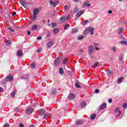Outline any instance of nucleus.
Returning a JSON list of instances; mask_svg holds the SVG:
<instances>
[{
  "label": "nucleus",
  "instance_id": "obj_24",
  "mask_svg": "<svg viewBox=\"0 0 127 127\" xmlns=\"http://www.w3.org/2000/svg\"><path fill=\"white\" fill-rule=\"evenodd\" d=\"M76 88H81V85L78 82H76L75 84Z\"/></svg>",
  "mask_w": 127,
  "mask_h": 127
},
{
  "label": "nucleus",
  "instance_id": "obj_48",
  "mask_svg": "<svg viewBox=\"0 0 127 127\" xmlns=\"http://www.w3.org/2000/svg\"><path fill=\"white\" fill-rule=\"evenodd\" d=\"M123 58H124V57H123V56L120 57V61H123Z\"/></svg>",
  "mask_w": 127,
  "mask_h": 127
},
{
  "label": "nucleus",
  "instance_id": "obj_49",
  "mask_svg": "<svg viewBox=\"0 0 127 127\" xmlns=\"http://www.w3.org/2000/svg\"><path fill=\"white\" fill-rule=\"evenodd\" d=\"M79 52H80L81 53H84V50L83 49H80L79 50Z\"/></svg>",
  "mask_w": 127,
  "mask_h": 127
},
{
  "label": "nucleus",
  "instance_id": "obj_60",
  "mask_svg": "<svg viewBox=\"0 0 127 127\" xmlns=\"http://www.w3.org/2000/svg\"><path fill=\"white\" fill-rule=\"evenodd\" d=\"M29 127H34V126H33V125H31Z\"/></svg>",
  "mask_w": 127,
  "mask_h": 127
},
{
  "label": "nucleus",
  "instance_id": "obj_17",
  "mask_svg": "<svg viewBox=\"0 0 127 127\" xmlns=\"http://www.w3.org/2000/svg\"><path fill=\"white\" fill-rule=\"evenodd\" d=\"M76 125H82L83 124V121L82 120H77L76 122Z\"/></svg>",
  "mask_w": 127,
  "mask_h": 127
},
{
  "label": "nucleus",
  "instance_id": "obj_11",
  "mask_svg": "<svg viewBox=\"0 0 127 127\" xmlns=\"http://www.w3.org/2000/svg\"><path fill=\"white\" fill-rule=\"evenodd\" d=\"M22 54H23V52L21 50L18 51L17 52V56L18 57H21V56H22Z\"/></svg>",
  "mask_w": 127,
  "mask_h": 127
},
{
  "label": "nucleus",
  "instance_id": "obj_31",
  "mask_svg": "<svg viewBox=\"0 0 127 127\" xmlns=\"http://www.w3.org/2000/svg\"><path fill=\"white\" fill-rule=\"evenodd\" d=\"M123 31H124V29H120L118 30V33H123Z\"/></svg>",
  "mask_w": 127,
  "mask_h": 127
},
{
  "label": "nucleus",
  "instance_id": "obj_12",
  "mask_svg": "<svg viewBox=\"0 0 127 127\" xmlns=\"http://www.w3.org/2000/svg\"><path fill=\"white\" fill-rule=\"evenodd\" d=\"M19 2L21 3V4L22 5V6H24V7H25V6H26V1L20 0L19 1Z\"/></svg>",
  "mask_w": 127,
  "mask_h": 127
},
{
  "label": "nucleus",
  "instance_id": "obj_36",
  "mask_svg": "<svg viewBox=\"0 0 127 127\" xmlns=\"http://www.w3.org/2000/svg\"><path fill=\"white\" fill-rule=\"evenodd\" d=\"M64 7L65 10H68V9H69V7H68V5H64Z\"/></svg>",
  "mask_w": 127,
  "mask_h": 127
},
{
  "label": "nucleus",
  "instance_id": "obj_22",
  "mask_svg": "<svg viewBox=\"0 0 127 127\" xmlns=\"http://www.w3.org/2000/svg\"><path fill=\"white\" fill-rule=\"evenodd\" d=\"M59 32V29H55L54 30V34L56 35Z\"/></svg>",
  "mask_w": 127,
  "mask_h": 127
},
{
  "label": "nucleus",
  "instance_id": "obj_9",
  "mask_svg": "<svg viewBox=\"0 0 127 127\" xmlns=\"http://www.w3.org/2000/svg\"><path fill=\"white\" fill-rule=\"evenodd\" d=\"M75 99V95L73 93H71L68 96V99L71 101L72 100H74Z\"/></svg>",
  "mask_w": 127,
  "mask_h": 127
},
{
  "label": "nucleus",
  "instance_id": "obj_7",
  "mask_svg": "<svg viewBox=\"0 0 127 127\" xmlns=\"http://www.w3.org/2000/svg\"><path fill=\"white\" fill-rule=\"evenodd\" d=\"M93 51H94V47H93V46H89V47L88 48V54L91 55V54L93 53Z\"/></svg>",
  "mask_w": 127,
  "mask_h": 127
},
{
  "label": "nucleus",
  "instance_id": "obj_29",
  "mask_svg": "<svg viewBox=\"0 0 127 127\" xmlns=\"http://www.w3.org/2000/svg\"><path fill=\"white\" fill-rule=\"evenodd\" d=\"M52 27H55V26H57V23L56 22L52 23Z\"/></svg>",
  "mask_w": 127,
  "mask_h": 127
},
{
  "label": "nucleus",
  "instance_id": "obj_64",
  "mask_svg": "<svg viewBox=\"0 0 127 127\" xmlns=\"http://www.w3.org/2000/svg\"><path fill=\"white\" fill-rule=\"evenodd\" d=\"M40 51H39V50H38V52H39Z\"/></svg>",
  "mask_w": 127,
  "mask_h": 127
},
{
  "label": "nucleus",
  "instance_id": "obj_51",
  "mask_svg": "<svg viewBox=\"0 0 127 127\" xmlns=\"http://www.w3.org/2000/svg\"><path fill=\"white\" fill-rule=\"evenodd\" d=\"M108 74H109V75H111V74H113V72L111 71H108Z\"/></svg>",
  "mask_w": 127,
  "mask_h": 127
},
{
  "label": "nucleus",
  "instance_id": "obj_37",
  "mask_svg": "<svg viewBox=\"0 0 127 127\" xmlns=\"http://www.w3.org/2000/svg\"><path fill=\"white\" fill-rule=\"evenodd\" d=\"M50 35H51V33L50 32H48L47 33V37H50Z\"/></svg>",
  "mask_w": 127,
  "mask_h": 127
},
{
  "label": "nucleus",
  "instance_id": "obj_8",
  "mask_svg": "<svg viewBox=\"0 0 127 127\" xmlns=\"http://www.w3.org/2000/svg\"><path fill=\"white\" fill-rule=\"evenodd\" d=\"M91 4L89 3V2L85 1L83 3V7H90Z\"/></svg>",
  "mask_w": 127,
  "mask_h": 127
},
{
  "label": "nucleus",
  "instance_id": "obj_20",
  "mask_svg": "<svg viewBox=\"0 0 127 127\" xmlns=\"http://www.w3.org/2000/svg\"><path fill=\"white\" fill-rule=\"evenodd\" d=\"M32 30H36L37 29V25H34L31 28Z\"/></svg>",
  "mask_w": 127,
  "mask_h": 127
},
{
  "label": "nucleus",
  "instance_id": "obj_15",
  "mask_svg": "<svg viewBox=\"0 0 127 127\" xmlns=\"http://www.w3.org/2000/svg\"><path fill=\"white\" fill-rule=\"evenodd\" d=\"M106 107H107V104L106 103H103L100 106V109L101 110H104L106 109Z\"/></svg>",
  "mask_w": 127,
  "mask_h": 127
},
{
  "label": "nucleus",
  "instance_id": "obj_56",
  "mask_svg": "<svg viewBox=\"0 0 127 127\" xmlns=\"http://www.w3.org/2000/svg\"><path fill=\"white\" fill-rule=\"evenodd\" d=\"M27 33H28V35H30L31 32H30V31H27Z\"/></svg>",
  "mask_w": 127,
  "mask_h": 127
},
{
  "label": "nucleus",
  "instance_id": "obj_47",
  "mask_svg": "<svg viewBox=\"0 0 127 127\" xmlns=\"http://www.w3.org/2000/svg\"><path fill=\"white\" fill-rule=\"evenodd\" d=\"M109 103H113V100L112 99H109Z\"/></svg>",
  "mask_w": 127,
  "mask_h": 127
},
{
  "label": "nucleus",
  "instance_id": "obj_46",
  "mask_svg": "<svg viewBox=\"0 0 127 127\" xmlns=\"http://www.w3.org/2000/svg\"><path fill=\"white\" fill-rule=\"evenodd\" d=\"M108 13H109V14H111V13H113V11L111 10H109Z\"/></svg>",
  "mask_w": 127,
  "mask_h": 127
},
{
  "label": "nucleus",
  "instance_id": "obj_1",
  "mask_svg": "<svg viewBox=\"0 0 127 127\" xmlns=\"http://www.w3.org/2000/svg\"><path fill=\"white\" fill-rule=\"evenodd\" d=\"M42 9V7H40L38 8L34 9L33 11V15L32 18V20L34 21L36 20V17L37 15H38V13H39V11Z\"/></svg>",
  "mask_w": 127,
  "mask_h": 127
},
{
  "label": "nucleus",
  "instance_id": "obj_14",
  "mask_svg": "<svg viewBox=\"0 0 127 127\" xmlns=\"http://www.w3.org/2000/svg\"><path fill=\"white\" fill-rule=\"evenodd\" d=\"M52 45H53V42H48L46 44V46L48 48H50Z\"/></svg>",
  "mask_w": 127,
  "mask_h": 127
},
{
  "label": "nucleus",
  "instance_id": "obj_53",
  "mask_svg": "<svg viewBox=\"0 0 127 127\" xmlns=\"http://www.w3.org/2000/svg\"><path fill=\"white\" fill-rule=\"evenodd\" d=\"M120 109V108H117L115 110V112H118V111H119V109Z\"/></svg>",
  "mask_w": 127,
  "mask_h": 127
},
{
  "label": "nucleus",
  "instance_id": "obj_21",
  "mask_svg": "<svg viewBox=\"0 0 127 127\" xmlns=\"http://www.w3.org/2000/svg\"><path fill=\"white\" fill-rule=\"evenodd\" d=\"M36 66V64H35V63H33L31 64V69H34V68H35Z\"/></svg>",
  "mask_w": 127,
  "mask_h": 127
},
{
  "label": "nucleus",
  "instance_id": "obj_5",
  "mask_svg": "<svg viewBox=\"0 0 127 127\" xmlns=\"http://www.w3.org/2000/svg\"><path fill=\"white\" fill-rule=\"evenodd\" d=\"M34 110L32 108H28L26 110L25 113L27 115H30V114H32Z\"/></svg>",
  "mask_w": 127,
  "mask_h": 127
},
{
  "label": "nucleus",
  "instance_id": "obj_25",
  "mask_svg": "<svg viewBox=\"0 0 127 127\" xmlns=\"http://www.w3.org/2000/svg\"><path fill=\"white\" fill-rule=\"evenodd\" d=\"M99 65V63L96 62L94 64V65H93L92 66V67H93V68H96V67H97V66H98Z\"/></svg>",
  "mask_w": 127,
  "mask_h": 127
},
{
  "label": "nucleus",
  "instance_id": "obj_2",
  "mask_svg": "<svg viewBox=\"0 0 127 127\" xmlns=\"http://www.w3.org/2000/svg\"><path fill=\"white\" fill-rule=\"evenodd\" d=\"M84 33L85 34H88V33H90L91 35L94 34V28H87L85 31Z\"/></svg>",
  "mask_w": 127,
  "mask_h": 127
},
{
  "label": "nucleus",
  "instance_id": "obj_45",
  "mask_svg": "<svg viewBox=\"0 0 127 127\" xmlns=\"http://www.w3.org/2000/svg\"><path fill=\"white\" fill-rule=\"evenodd\" d=\"M3 127H9V125L6 124L3 126Z\"/></svg>",
  "mask_w": 127,
  "mask_h": 127
},
{
  "label": "nucleus",
  "instance_id": "obj_57",
  "mask_svg": "<svg viewBox=\"0 0 127 127\" xmlns=\"http://www.w3.org/2000/svg\"><path fill=\"white\" fill-rule=\"evenodd\" d=\"M95 50H100V49L99 48H98V47H96L95 48Z\"/></svg>",
  "mask_w": 127,
  "mask_h": 127
},
{
  "label": "nucleus",
  "instance_id": "obj_38",
  "mask_svg": "<svg viewBox=\"0 0 127 127\" xmlns=\"http://www.w3.org/2000/svg\"><path fill=\"white\" fill-rule=\"evenodd\" d=\"M69 24H66L64 27V29H67V27H69Z\"/></svg>",
  "mask_w": 127,
  "mask_h": 127
},
{
  "label": "nucleus",
  "instance_id": "obj_61",
  "mask_svg": "<svg viewBox=\"0 0 127 127\" xmlns=\"http://www.w3.org/2000/svg\"><path fill=\"white\" fill-rule=\"evenodd\" d=\"M74 1H79L80 0H74Z\"/></svg>",
  "mask_w": 127,
  "mask_h": 127
},
{
  "label": "nucleus",
  "instance_id": "obj_34",
  "mask_svg": "<svg viewBox=\"0 0 127 127\" xmlns=\"http://www.w3.org/2000/svg\"><path fill=\"white\" fill-rule=\"evenodd\" d=\"M39 111H40V113H41L42 114H45V111L42 109L39 110Z\"/></svg>",
  "mask_w": 127,
  "mask_h": 127
},
{
  "label": "nucleus",
  "instance_id": "obj_40",
  "mask_svg": "<svg viewBox=\"0 0 127 127\" xmlns=\"http://www.w3.org/2000/svg\"><path fill=\"white\" fill-rule=\"evenodd\" d=\"M118 113H119V114L117 115V117H120V115H121V114H122V111H119Z\"/></svg>",
  "mask_w": 127,
  "mask_h": 127
},
{
  "label": "nucleus",
  "instance_id": "obj_43",
  "mask_svg": "<svg viewBox=\"0 0 127 127\" xmlns=\"http://www.w3.org/2000/svg\"><path fill=\"white\" fill-rule=\"evenodd\" d=\"M37 106H38V103L35 102V103L34 104V107H36Z\"/></svg>",
  "mask_w": 127,
  "mask_h": 127
},
{
  "label": "nucleus",
  "instance_id": "obj_42",
  "mask_svg": "<svg viewBox=\"0 0 127 127\" xmlns=\"http://www.w3.org/2000/svg\"><path fill=\"white\" fill-rule=\"evenodd\" d=\"M37 39H38V40H41V39H42V37H41V36H39L37 38Z\"/></svg>",
  "mask_w": 127,
  "mask_h": 127
},
{
  "label": "nucleus",
  "instance_id": "obj_23",
  "mask_svg": "<svg viewBox=\"0 0 127 127\" xmlns=\"http://www.w3.org/2000/svg\"><path fill=\"white\" fill-rule=\"evenodd\" d=\"M81 106L82 108H85L86 107V103L82 102L81 103Z\"/></svg>",
  "mask_w": 127,
  "mask_h": 127
},
{
  "label": "nucleus",
  "instance_id": "obj_19",
  "mask_svg": "<svg viewBox=\"0 0 127 127\" xmlns=\"http://www.w3.org/2000/svg\"><path fill=\"white\" fill-rule=\"evenodd\" d=\"M50 117H51V116L50 115V114H47L46 115H45V116L43 117V119H47V118H50Z\"/></svg>",
  "mask_w": 127,
  "mask_h": 127
},
{
  "label": "nucleus",
  "instance_id": "obj_50",
  "mask_svg": "<svg viewBox=\"0 0 127 127\" xmlns=\"http://www.w3.org/2000/svg\"><path fill=\"white\" fill-rule=\"evenodd\" d=\"M112 50H113V52H116V49H115V47H113V48H112Z\"/></svg>",
  "mask_w": 127,
  "mask_h": 127
},
{
  "label": "nucleus",
  "instance_id": "obj_55",
  "mask_svg": "<svg viewBox=\"0 0 127 127\" xmlns=\"http://www.w3.org/2000/svg\"><path fill=\"white\" fill-rule=\"evenodd\" d=\"M15 14H16V12H15L12 13V15H13V16L15 15Z\"/></svg>",
  "mask_w": 127,
  "mask_h": 127
},
{
  "label": "nucleus",
  "instance_id": "obj_6",
  "mask_svg": "<svg viewBox=\"0 0 127 127\" xmlns=\"http://www.w3.org/2000/svg\"><path fill=\"white\" fill-rule=\"evenodd\" d=\"M61 60V59H60V58H58L55 60L54 65H55L56 67H57V66H58V65L60 64Z\"/></svg>",
  "mask_w": 127,
  "mask_h": 127
},
{
  "label": "nucleus",
  "instance_id": "obj_16",
  "mask_svg": "<svg viewBox=\"0 0 127 127\" xmlns=\"http://www.w3.org/2000/svg\"><path fill=\"white\" fill-rule=\"evenodd\" d=\"M123 80H124V77H120L119 78H118V80H117V83L118 84H121V83H122L123 82Z\"/></svg>",
  "mask_w": 127,
  "mask_h": 127
},
{
  "label": "nucleus",
  "instance_id": "obj_18",
  "mask_svg": "<svg viewBox=\"0 0 127 127\" xmlns=\"http://www.w3.org/2000/svg\"><path fill=\"white\" fill-rule=\"evenodd\" d=\"M96 114H93L90 117V119L92 120H95V119H96Z\"/></svg>",
  "mask_w": 127,
  "mask_h": 127
},
{
  "label": "nucleus",
  "instance_id": "obj_10",
  "mask_svg": "<svg viewBox=\"0 0 127 127\" xmlns=\"http://www.w3.org/2000/svg\"><path fill=\"white\" fill-rule=\"evenodd\" d=\"M50 3L51 5H53L54 7L58 4V2L53 1L52 0H50Z\"/></svg>",
  "mask_w": 127,
  "mask_h": 127
},
{
  "label": "nucleus",
  "instance_id": "obj_44",
  "mask_svg": "<svg viewBox=\"0 0 127 127\" xmlns=\"http://www.w3.org/2000/svg\"><path fill=\"white\" fill-rule=\"evenodd\" d=\"M10 41H7L6 42V45H10Z\"/></svg>",
  "mask_w": 127,
  "mask_h": 127
},
{
  "label": "nucleus",
  "instance_id": "obj_54",
  "mask_svg": "<svg viewBox=\"0 0 127 127\" xmlns=\"http://www.w3.org/2000/svg\"><path fill=\"white\" fill-rule=\"evenodd\" d=\"M19 127H23V124H20V125H19Z\"/></svg>",
  "mask_w": 127,
  "mask_h": 127
},
{
  "label": "nucleus",
  "instance_id": "obj_35",
  "mask_svg": "<svg viewBox=\"0 0 127 127\" xmlns=\"http://www.w3.org/2000/svg\"><path fill=\"white\" fill-rule=\"evenodd\" d=\"M8 29L9 30H10L12 32H14V30L12 29L11 27H9Z\"/></svg>",
  "mask_w": 127,
  "mask_h": 127
},
{
  "label": "nucleus",
  "instance_id": "obj_59",
  "mask_svg": "<svg viewBox=\"0 0 127 127\" xmlns=\"http://www.w3.org/2000/svg\"><path fill=\"white\" fill-rule=\"evenodd\" d=\"M83 22H84V23H87V22H88V21L85 20Z\"/></svg>",
  "mask_w": 127,
  "mask_h": 127
},
{
  "label": "nucleus",
  "instance_id": "obj_63",
  "mask_svg": "<svg viewBox=\"0 0 127 127\" xmlns=\"http://www.w3.org/2000/svg\"><path fill=\"white\" fill-rule=\"evenodd\" d=\"M123 0H119V1H122Z\"/></svg>",
  "mask_w": 127,
  "mask_h": 127
},
{
  "label": "nucleus",
  "instance_id": "obj_41",
  "mask_svg": "<svg viewBox=\"0 0 127 127\" xmlns=\"http://www.w3.org/2000/svg\"><path fill=\"white\" fill-rule=\"evenodd\" d=\"M99 92H100V90H99V89H96L95 91V94H98V93H99Z\"/></svg>",
  "mask_w": 127,
  "mask_h": 127
},
{
  "label": "nucleus",
  "instance_id": "obj_39",
  "mask_svg": "<svg viewBox=\"0 0 127 127\" xmlns=\"http://www.w3.org/2000/svg\"><path fill=\"white\" fill-rule=\"evenodd\" d=\"M14 111V112H16V113H18V112H19V109L18 108H15Z\"/></svg>",
  "mask_w": 127,
  "mask_h": 127
},
{
  "label": "nucleus",
  "instance_id": "obj_28",
  "mask_svg": "<svg viewBox=\"0 0 127 127\" xmlns=\"http://www.w3.org/2000/svg\"><path fill=\"white\" fill-rule=\"evenodd\" d=\"M78 32V30L77 29H73L71 32V33L74 34L76 33V32Z\"/></svg>",
  "mask_w": 127,
  "mask_h": 127
},
{
  "label": "nucleus",
  "instance_id": "obj_4",
  "mask_svg": "<svg viewBox=\"0 0 127 127\" xmlns=\"http://www.w3.org/2000/svg\"><path fill=\"white\" fill-rule=\"evenodd\" d=\"M6 82H11V81H13V76L11 75V74L8 75L5 78Z\"/></svg>",
  "mask_w": 127,
  "mask_h": 127
},
{
  "label": "nucleus",
  "instance_id": "obj_27",
  "mask_svg": "<svg viewBox=\"0 0 127 127\" xmlns=\"http://www.w3.org/2000/svg\"><path fill=\"white\" fill-rule=\"evenodd\" d=\"M60 74H63L64 73V70H63V68H60L59 70Z\"/></svg>",
  "mask_w": 127,
  "mask_h": 127
},
{
  "label": "nucleus",
  "instance_id": "obj_13",
  "mask_svg": "<svg viewBox=\"0 0 127 127\" xmlns=\"http://www.w3.org/2000/svg\"><path fill=\"white\" fill-rule=\"evenodd\" d=\"M84 10H81L80 11H79L76 14V16L77 17H80L81 15H82V14H83V13H84Z\"/></svg>",
  "mask_w": 127,
  "mask_h": 127
},
{
  "label": "nucleus",
  "instance_id": "obj_26",
  "mask_svg": "<svg viewBox=\"0 0 127 127\" xmlns=\"http://www.w3.org/2000/svg\"><path fill=\"white\" fill-rule=\"evenodd\" d=\"M121 44H124V45H127V41H121Z\"/></svg>",
  "mask_w": 127,
  "mask_h": 127
},
{
  "label": "nucleus",
  "instance_id": "obj_33",
  "mask_svg": "<svg viewBox=\"0 0 127 127\" xmlns=\"http://www.w3.org/2000/svg\"><path fill=\"white\" fill-rule=\"evenodd\" d=\"M66 61H68V59H65L64 60V61L63 62V64H64V65L66 64Z\"/></svg>",
  "mask_w": 127,
  "mask_h": 127
},
{
  "label": "nucleus",
  "instance_id": "obj_32",
  "mask_svg": "<svg viewBox=\"0 0 127 127\" xmlns=\"http://www.w3.org/2000/svg\"><path fill=\"white\" fill-rule=\"evenodd\" d=\"M83 38H84V36H79L78 37V40H81L83 39Z\"/></svg>",
  "mask_w": 127,
  "mask_h": 127
},
{
  "label": "nucleus",
  "instance_id": "obj_62",
  "mask_svg": "<svg viewBox=\"0 0 127 127\" xmlns=\"http://www.w3.org/2000/svg\"><path fill=\"white\" fill-rule=\"evenodd\" d=\"M6 24H9L8 23V21H6Z\"/></svg>",
  "mask_w": 127,
  "mask_h": 127
},
{
  "label": "nucleus",
  "instance_id": "obj_58",
  "mask_svg": "<svg viewBox=\"0 0 127 127\" xmlns=\"http://www.w3.org/2000/svg\"><path fill=\"white\" fill-rule=\"evenodd\" d=\"M77 10H78V8H75V12H77Z\"/></svg>",
  "mask_w": 127,
  "mask_h": 127
},
{
  "label": "nucleus",
  "instance_id": "obj_30",
  "mask_svg": "<svg viewBox=\"0 0 127 127\" xmlns=\"http://www.w3.org/2000/svg\"><path fill=\"white\" fill-rule=\"evenodd\" d=\"M15 95V92L14 91L12 92V93H11V97H12V98H14Z\"/></svg>",
  "mask_w": 127,
  "mask_h": 127
},
{
  "label": "nucleus",
  "instance_id": "obj_52",
  "mask_svg": "<svg viewBox=\"0 0 127 127\" xmlns=\"http://www.w3.org/2000/svg\"><path fill=\"white\" fill-rule=\"evenodd\" d=\"M3 91V89L2 88H0V92L1 93V92Z\"/></svg>",
  "mask_w": 127,
  "mask_h": 127
},
{
  "label": "nucleus",
  "instance_id": "obj_3",
  "mask_svg": "<svg viewBox=\"0 0 127 127\" xmlns=\"http://www.w3.org/2000/svg\"><path fill=\"white\" fill-rule=\"evenodd\" d=\"M70 18V15H67V16L65 18L64 16H62L60 18V22L61 23H64V22H65L66 20H68Z\"/></svg>",
  "mask_w": 127,
  "mask_h": 127
}]
</instances>
